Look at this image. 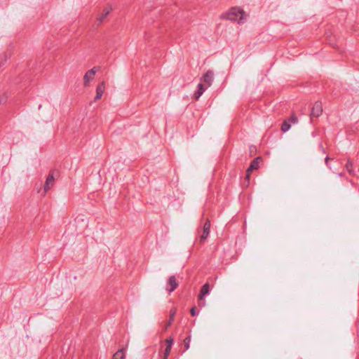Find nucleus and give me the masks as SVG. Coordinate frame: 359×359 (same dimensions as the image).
<instances>
[{
	"label": "nucleus",
	"instance_id": "1",
	"mask_svg": "<svg viewBox=\"0 0 359 359\" xmlns=\"http://www.w3.org/2000/svg\"><path fill=\"white\" fill-rule=\"evenodd\" d=\"M244 12L238 8H231L228 12L222 15V18H225L230 21H241L243 19Z\"/></svg>",
	"mask_w": 359,
	"mask_h": 359
},
{
	"label": "nucleus",
	"instance_id": "2",
	"mask_svg": "<svg viewBox=\"0 0 359 359\" xmlns=\"http://www.w3.org/2000/svg\"><path fill=\"white\" fill-rule=\"evenodd\" d=\"M99 68V67H94L85 74L83 76V86L85 87H88L89 86L90 82L93 79V77Z\"/></svg>",
	"mask_w": 359,
	"mask_h": 359
},
{
	"label": "nucleus",
	"instance_id": "3",
	"mask_svg": "<svg viewBox=\"0 0 359 359\" xmlns=\"http://www.w3.org/2000/svg\"><path fill=\"white\" fill-rule=\"evenodd\" d=\"M322 113H323L322 103L320 101H317L315 102V104H313V106L311 109V114H310L311 119H312L313 118L319 117L322 114Z\"/></svg>",
	"mask_w": 359,
	"mask_h": 359
},
{
	"label": "nucleus",
	"instance_id": "4",
	"mask_svg": "<svg viewBox=\"0 0 359 359\" xmlns=\"http://www.w3.org/2000/svg\"><path fill=\"white\" fill-rule=\"evenodd\" d=\"M262 160V158L260 156L255 158L250 163L249 168L246 170V176L245 178L249 180L250 172L254 170H257L259 168V161Z\"/></svg>",
	"mask_w": 359,
	"mask_h": 359
},
{
	"label": "nucleus",
	"instance_id": "5",
	"mask_svg": "<svg viewBox=\"0 0 359 359\" xmlns=\"http://www.w3.org/2000/svg\"><path fill=\"white\" fill-rule=\"evenodd\" d=\"M210 222L209 219H207L206 222L203 224V232L200 236V242L203 243L208 238L210 233Z\"/></svg>",
	"mask_w": 359,
	"mask_h": 359
},
{
	"label": "nucleus",
	"instance_id": "6",
	"mask_svg": "<svg viewBox=\"0 0 359 359\" xmlns=\"http://www.w3.org/2000/svg\"><path fill=\"white\" fill-rule=\"evenodd\" d=\"M201 80L207 84V87L210 86L214 80V72L212 70H208Z\"/></svg>",
	"mask_w": 359,
	"mask_h": 359
},
{
	"label": "nucleus",
	"instance_id": "7",
	"mask_svg": "<svg viewBox=\"0 0 359 359\" xmlns=\"http://www.w3.org/2000/svg\"><path fill=\"white\" fill-rule=\"evenodd\" d=\"M111 11V8L110 7H106L103 9L102 13L98 15L95 20V25L96 26H100L104 21V20L106 18V17L109 14L110 11Z\"/></svg>",
	"mask_w": 359,
	"mask_h": 359
},
{
	"label": "nucleus",
	"instance_id": "8",
	"mask_svg": "<svg viewBox=\"0 0 359 359\" xmlns=\"http://www.w3.org/2000/svg\"><path fill=\"white\" fill-rule=\"evenodd\" d=\"M105 90V82L102 81L100 83H99L96 88V95L95 97L94 100L96 102L101 99L104 91Z\"/></svg>",
	"mask_w": 359,
	"mask_h": 359
},
{
	"label": "nucleus",
	"instance_id": "9",
	"mask_svg": "<svg viewBox=\"0 0 359 359\" xmlns=\"http://www.w3.org/2000/svg\"><path fill=\"white\" fill-rule=\"evenodd\" d=\"M168 286L170 287L167 289L170 293L173 292L178 287V282L175 276H171L168 278Z\"/></svg>",
	"mask_w": 359,
	"mask_h": 359
},
{
	"label": "nucleus",
	"instance_id": "10",
	"mask_svg": "<svg viewBox=\"0 0 359 359\" xmlns=\"http://www.w3.org/2000/svg\"><path fill=\"white\" fill-rule=\"evenodd\" d=\"M54 181L55 179L53 175L50 173L46 180L45 184L43 187L44 194H46L50 190V187L53 186L54 184Z\"/></svg>",
	"mask_w": 359,
	"mask_h": 359
},
{
	"label": "nucleus",
	"instance_id": "11",
	"mask_svg": "<svg viewBox=\"0 0 359 359\" xmlns=\"http://www.w3.org/2000/svg\"><path fill=\"white\" fill-rule=\"evenodd\" d=\"M210 292V285L209 283H206L204 284L200 291V294L198 295V299L203 300L205 295L208 294Z\"/></svg>",
	"mask_w": 359,
	"mask_h": 359
},
{
	"label": "nucleus",
	"instance_id": "12",
	"mask_svg": "<svg viewBox=\"0 0 359 359\" xmlns=\"http://www.w3.org/2000/svg\"><path fill=\"white\" fill-rule=\"evenodd\" d=\"M207 88L208 87H205L203 83H198L197 86V90L194 94L195 99L198 100V98L203 95Z\"/></svg>",
	"mask_w": 359,
	"mask_h": 359
},
{
	"label": "nucleus",
	"instance_id": "13",
	"mask_svg": "<svg viewBox=\"0 0 359 359\" xmlns=\"http://www.w3.org/2000/svg\"><path fill=\"white\" fill-rule=\"evenodd\" d=\"M125 358V349L121 348L118 350L113 355V359H124Z\"/></svg>",
	"mask_w": 359,
	"mask_h": 359
},
{
	"label": "nucleus",
	"instance_id": "14",
	"mask_svg": "<svg viewBox=\"0 0 359 359\" xmlns=\"http://www.w3.org/2000/svg\"><path fill=\"white\" fill-rule=\"evenodd\" d=\"M346 169L351 175H354L355 172L353 170V163L350 159H348L346 164Z\"/></svg>",
	"mask_w": 359,
	"mask_h": 359
},
{
	"label": "nucleus",
	"instance_id": "15",
	"mask_svg": "<svg viewBox=\"0 0 359 359\" xmlns=\"http://www.w3.org/2000/svg\"><path fill=\"white\" fill-rule=\"evenodd\" d=\"M190 342H191V335H189L183 341V344L184 346V350L183 352L186 351L187 350H188L189 348Z\"/></svg>",
	"mask_w": 359,
	"mask_h": 359
},
{
	"label": "nucleus",
	"instance_id": "16",
	"mask_svg": "<svg viewBox=\"0 0 359 359\" xmlns=\"http://www.w3.org/2000/svg\"><path fill=\"white\" fill-rule=\"evenodd\" d=\"M290 124L289 123V121L285 120L283 121V124H282V126H281V130L283 132L285 133L287 132L290 128Z\"/></svg>",
	"mask_w": 359,
	"mask_h": 359
},
{
	"label": "nucleus",
	"instance_id": "17",
	"mask_svg": "<svg viewBox=\"0 0 359 359\" xmlns=\"http://www.w3.org/2000/svg\"><path fill=\"white\" fill-rule=\"evenodd\" d=\"M176 313H177V309L176 308H172V309H170V316H169V321L172 323Z\"/></svg>",
	"mask_w": 359,
	"mask_h": 359
},
{
	"label": "nucleus",
	"instance_id": "18",
	"mask_svg": "<svg viewBox=\"0 0 359 359\" xmlns=\"http://www.w3.org/2000/svg\"><path fill=\"white\" fill-rule=\"evenodd\" d=\"M165 344H166V346H168L169 347H172V344H173V341H174V339L172 337L168 338L165 339Z\"/></svg>",
	"mask_w": 359,
	"mask_h": 359
},
{
	"label": "nucleus",
	"instance_id": "19",
	"mask_svg": "<svg viewBox=\"0 0 359 359\" xmlns=\"http://www.w3.org/2000/svg\"><path fill=\"white\" fill-rule=\"evenodd\" d=\"M288 121H290V122H291L292 123H296L298 121V118L296 116V115L293 114L291 115V116L289 118Z\"/></svg>",
	"mask_w": 359,
	"mask_h": 359
},
{
	"label": "nucleus",
	"instance_id": "20",
	"mask_svg": "<svg viewBox=\"0 0 359 359\" xmlns=\"http://www.w3.org/2000/svg\"><path fill=\"white\" fill-rule=\"evenodd\" d=\"M171 348H172V347H169V348H168V346L165 347V349L164 351V355H165V357L169 356V355L170 353Z\"/></svg>",
	"mask_w": 359,
	"mask_h": 359
},
{
	"label": "nucleus",
	"instance_id": "21",
	"mask_svg": "<svg viewBox=\"0 0 359 359\" xmlns=\"http://www.w3.org/2000/svg\"><path fill=\"white\" fill-rule=\"evenodd\" d=\"M190 313L192 316H195L196 315V307H192L190 310Z\"/></svg>",
	"mask_w": 359,
	"mask_h": 359
},
{
	"label": "nucleus",
	"instance_id": "22",
	"mask_svg": "<svg viewBox=\"0 0 359 359\" xmlns=\"http://www.w3.org/2000/svg\"><path fill=\"white\" fill-rule=\"evenodd\" d=\"M330 160V157L328 156H326L325 159V164L326 165L330 168L331 169L330 166L329 165V161Z\"/></svg>",
	"mask_w": 359,
	"mask_h": 359
},
{
	"label": "nucleus",
	"instance_id": "23",
	"mask_svg": "<svg viewBox=\"0 0 359 359\" xmlns=\"http://www.w3.org/2000/svg\"><path fill=\"white\" fill-rule=\"evenodd\" d=\"M172 324V322L169 321L167 323V324L165 325V330H166Z\"/></svg>",
	"mask_w": 359,
	"mask_h": 359
},
{
	"label": "nucleus",
	"instance_id": "24",
	"mask_svg": "<svg viewBox=\"0 0 359 359\" xmlns=\"http://www.w3.org/2000/svg\"><path fill=\"white\" fill-rule=\"evenodd\" d=\"M168 357H165V355H164L163 356V359H168Z\"/></svg>",
	"mask_w": 359,
	"mask_h": 359
}]
</instances>
